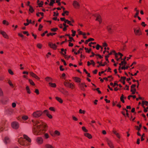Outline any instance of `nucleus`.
I'll return each instance as SVG.
<instances>
[{
	"label": "nucleus",
	"mask_w": 148,
	"mask_h": 148,
	"mask_svg": "<svg viewBox=\"0 0 148 148\" xmlns=\"http://www.w3.org/2000/svg\"><path fill=\"white\" fill-rule=\"evenodd\" d=\"M32 121L34 125L33 129L34 134L41 135L45 133L47 130L45 128L47 126V125L39 120H32Z\"/></svg>",
	"instance_id": "f257e3e1"
},
{
	"label": "nucleus",
	"mask_w": 148,
	"mask_h": 148,
	"mask_svg": "<svg viewBox=\"0 0 148 148\" xmlns=\"http://www.w3.org/2000/svg\"><path fill=\"white\" fill-rule=\"evenodd\" d=\"M42 114V112L40 110H37L34 112L32 114L34 118H37L40 117Z\"/></svg>",
	"instance_id": "f03ea898"
},
{
	"label": "nucleus",
	"mask_w": 148,
	"mask_h": 148,
	"mask_svg": "<svg viewBox=\"0 0 148 148\" xmlns=\"http://www.w3.org/2000/svg\"><path fill=\"white\" fill-rule=\"evenodd\" d=\"M12 127L15 129H17L19 126V123L16 121H13L11 123Z\"/></svg>",
	"instance_id": "7ed1b4c3"
},
{
	"label": "nucleus",
	"mask_w": 148,
	"mask_h": 148,
	"mask_svg": "<svg viewBox=\"0 0 148 148\" xmlns=\"http://www.w3.org/2000/svg\"><path fill=\"white\" fill-rule=\"evenodd\" d=\"M134 32L136 35L139 36L142 34V32L140 29H134Z\"/></svg>",
	"instance_id": "20e7f679"
},
{
	"label": "nucleus",
	"mask_w": 148,
	"mask_h": 148,
	"mask_svg": "<svg viewBox=\"0 0 148 148\" xmlns=\"http://www.w3.org/2000/svg\"><path fill=\"white\" fill-rule=\"evenodd\" d=\"M106 140L107 144L111 148H114L113 144L111 140H109L108 138L106 139Z\"/></svg>",
	"instance_id": "39448f33"
},
{
	"label": "nucleus",
	"mask_w": 148,
	"mask_h": 148,
	"mask_svg": "<svg viewBox=\"0 0 148 148\" xmlns=\"http://www.w3.org/2000/svg\"><path fill=\"white\" fill-rule=\"evenodd\" d=\"M73 5L74 7L76 8H78L79 6V3L75 1H73Z\"/></svg>",
	"instance_id": "423d86ee"
},
{
	"label": "nucleus",
	"mask_w": 148,
	"mask_h": 148,
	"mask_svg": "<svg viewBox=\"0 0 148 148\" xmlns=\"http://www.w3.org/2000/svg\"><path fill=\"white\" fill-rule=\"evenodd\" d=\"M10 141V138L7 137L6 136L5 137L4 140V142L5 144H7L9 143Z\"/></svg>",
	"instance_id": "0eeeda50"
},
{
	"label": "nucleus",
	"mask_w": 148,
	"mask_h": 148,
	"mask_svg": "<svg viewBox=\"0 0 148 148\" xmlns=\"http://www.w3.org/2000/svg\"><path fill=\"white\" fill-rule=\"evenodd\" d=\"M19 143L21 145H24L25 144V140L23 138H21L19 140Z\"/></svg>",
	"instance_id": "6e6552de"
},
{
	"label": "nucleus",
	"mask_w": 148,
	"mask_h": 148,
	"mask_svg": "<svg viewBox=\"0 0 148 148\" xmlns=\"http://www.w3.org/2000/svg\"><path fill=\"white\" fill-rule=\"evenodd\" d=\"M29 74L31 76H32V77L35 78L36 79H37L38 80L40 78L37 76L36 74H35L33 72H30L29 73Z\"/></svg>",
	"instance_id": "1a4fd4ad"
},
{
	"label": "nucleus",
	"mask_w": 148,
	"mask_h": 148,
	"mask_svg": "<svg viewBox=\"0 0 148 148\" xmlns=\"http://www.w3.org/2000/svg\"><path fill=\"white\" fill-rule=\"evenodd\" d=\"M37 142L39 144H41L43 141V140L41 137H38L36 140Z\"/></svg>",
	"instance_id": "9d476101"
},
{
	"label": "nucleus",
	"mask_w": 148,
	"mask_h": 148,
	"mask_svg": "<svg viewBox=\"0 0 148 148\" xmlns=\"http://www.w3.org/2000/svg\"><path fill=\"white\" fill-rule=\"evenodd\" d=\"M93 15L96 18V21H98L100 20L101 19L100 15L99 14H95Z\"/></svg>",
	"instance_id": "9b49d317"
},
{
	"label": "nucleus",
	"mask_w": 148,
	"mask_h": 148,
	"mask_svg": "<svg viewBox=\"0 0 148 148\" xmlns=\"http://www.w3.org/2000/svg\"><path fill=\"white\" fill-rule=\"evenodd\" d=\"M0 33L5 38H8V36L5 32L2 31H0Z\"/></svg>",
	"instance_id": "f8f14e48"
},
{
	"label": "nucleus",
	"mask_w": 148,
	"mask_h": 148,
	"mask_svg": "<svg viewBox=\"0 0 148 148\" xmlns=\"http://www.w3.org/2000/svg\"><path fill=\"white\" fill-rule=\"evenodd\" d=\"M49 46L51 48L54 49H56L57 47V46L55 44H53L51 43L49 44Z\"/></svg>",
	"instance_id": "ddd939ff"
},
{
	"label": "nucleus",
	"mask_w": 148,
	"mask_h": 148,
	"mask_svg": "<svg viewBox=\"0 0 148 148\" xmlns=\"http://www.w3.org/2000/svg\"><path fill=\"white\" fill-rule=\"evenodd\" d=\"M23 137L25 139L27 140L29 142H31V139L26 135H23Z\"/></svg>",
	"instance_id": "4468645a"
},
{
	"label": "nucleus",
	"mask_w": 148,
	"mask_h": 148,
	"mask_svg": "<svg viewBox=\"0 0 148 148\" xmlns=\"http://www.w3.org/2000/svg\"><path fill=\"white\" fill-rule=\"evenodd\" d=\"M4 126V123H2L0 124V132H2L4 128L3 127Z\"/></svg>",
	"instance_id": "2eb2a0df"
},
{
	"label": "nucleus",
	"mask_w": 148,
	"mask_h": 148,
	"mask_svg": "<svg viewBox=\"0 0 148 148\" xmlns=\"http://www.w3.org/2000/svg\"><path fill=\"white\" fill-rule=\"evenodd\" d=\"M84 135L86 136L89 139H90V138H92V136L91 135V134H89L88 133H85Z\"/></svg>",
	"instance_id": "dca6fc26"
},
{
	"label": "nucleus",
	"mask_w": 148,
	"mask_h": 148,
	"mask_svg": "<svg viewBox=\"0 0 148 148\" xmlns=\"http://www.w3.org/2000/svg\"><path fill=\"white\" fill-rule=\"evenodd\" d=\"M56 99L60 103H62L63 101L61 98L58 97H56Z\"/></svg>",
	"instance_id": "f3484780"
},
{
	"label": "nucleus",
	"mask_w": 148,
	"mask_h": 148,
	"mask_svg": "<svg viewBox=\"0 0 148 148\" xmlns=\"http://www.w3.org/2000/svg\"><path fill=\"white\" fill-rule=\"evenodd\" d=\"M113 132L116 135V136L118 138H120V136L119 134L117 133L116 131L113 130Z\"/></svg>",
	"instance_id": "a211bd4d"
},
{
	"label": "nucleus",
	"mask_w": 148,
	"mask_h": 148,
	"mask_svg": "<svg viewBox=\"0 0 148 148\" xmlns=\"http://www.w3.org/2000/svg\"><path fill=\"white\" fill-rule=\"evenodd\" d=\"M74 79L75 81L76 82H80V79L79 78L75 77H74Z\"/></svg>",
	"instance_id": "6ab92c4d"
},
{
	"label": "nucleus",
	"mask_w": 148,
	"mask_h": 148,
	"mask_svg": "<svg viewBox=\"0 0 148 148\" xmlns=\"http://www.w3.org/2000/svg\"><path fill=\"white\" fill-rule=\"evenodd\" d=\"M49 84L50 86L53 87H55L56 86V85L55 83H53L51 82H49Z\"/></svg>",
	"instance_id": "aec40b11"
},
{
	"label": "nucleus",
	"mask_w": 148,
	"mask_h": 148,
	"mask_svg": "<svg viewBox=\"0 0 148 148\" xmlns=\"http://www.w3.org/2000/svg\"><path fill=\"white\" fill-rule=\"evenodd\" d=\"M45 147L46 148H54L53 147L49 144H46Z\"/></svg>",
	"instance_id": "412c9836"
},
{
	"label": "nucleus",
	"mask_w": 148,
	"mask_h": 148,
	"mask_svg": "<svg viewBox=\"0 0 148 148\" xmlns=\"http://www.w3.org/2000/svg\"><path fill=\"white\" fill-rule=\"evenodd\" d=\"M107 29L109 33L110 34L112 33V31H111L112 29L111 27H109L108 26H107Z\"/></svg>",
	"instance_id": "4be33fe9"
},
{
	"label": "nucleus",
	"mask_w": 148,
	"mask_h": 148,
	"mask_svg": "<svg viewBox=\"0 0 148 148\" xmlns=\"http://www.w3.org/2000/svg\"><path fill=\"white\" fill-rule=\"evenodd\" d=\"M26 90L27 92L28 93L30 94L31 93V92L29 86H27L26 87Z\"/></svg>",
	"instance_id": "5701e85b"
},
{
	"label": "nucleus",
	"mask_w": 148,
	"mask_h": 148,
	"mask_svg": "<svg viewBox=\"0 0 148 148\" xmlns=\"http://www.w3.org/2000/svg\"><path fill=\"white\" fill-rule=\"evenodd\" d=\"M78 32L79 35H83L84 36L86 35V34L85 33H82V31H80L79 30H78Z\"/></svg>",
	"instance_id": "b1692460"
},
{
	"label": "nucleus",
	"mask_w": 148,
	"mask_h": 148,
	"mask_svg": "<svg viewBox=\"0 0 148 148\" xmlns=\"http://www.w3.org/2000/svg\"><path fill=\"white\" fill-rule=\"evenodd\" d=\"M29 11L31 13H32L34 11V10L33 8L31 6H29Z\"/></svg>",
	"instance_id": "393cba45"
},
{
	"label": "nucleus",
	"mask_w": 148,
	"mask_h": 148,
	"mask_svg": "<svg viewBox=\"0 0 148 148\" xmlns=\"http://www.w3.org/2000/svg\"><path fill=\"white\" fill-rule=\"evenodd\" d=\"M28 117L27 116H24L22 117V118L23 120H26L28 119Z\"/></svg>",
	"instance_id": "a878e982"
},
{
	"label": "nucleus",
	"mask_w": 148,
	"mask_h": 148,
	"mask_svg": "<svg viewBox=\"0 0 148 148\" xmlns=\"http://www.w3.org/2000/svg\"><path fill=\"white\" fill-rule=\"evenodd\" d=\"M144 104H145L147 106L148 104V102L147 101H142V106H143Z\"/></svg>",
	"instance_id": "bb28decb"
},
{
	"label": "nucleus",
	"mask_w": 148,
	"mask_h": 148,
	"mask_svg": "<svg viewBox=\"0 0 148 148\" xmlns=\"http://www.w3.org/2000/svg\"><path fill=\"white\" fill-rule=\"evenodd\" d=\"M136 91V90L135 88H134L133 89H131V91L132 92V94H134L135 93V92Z\"/></svg>",
	"instance_id": "cd10ccee"
},
{
	"label": "nucleus",
	"mask_w": 148,
	"mask_h": 148,
	"mask_svg": "<svg viewBox=\"0 0 148 148\" xmlns=\"http://www.w3.org/2000/svg\"><path fill=\"white\" fill-rule=\"evenodd\" d=\"M55 0H51L49 5L50 6H53V3L55 2Z\"/></svg>",
	"instance_id": "c85d7f7f"
},
{
	"label": "nucleus",
	"mask_w": 148,
	"mask_h": 148,
	"mask_svg": "<svg viewBox=\"0 0 148 148\" xmlns=\"http://www.w3.org/2000/svg\"><path fill=\"white\" fill-rule=\"evenodd\" d=\"M45 79L48 82H51L52 80V79L49 77H47Z\"/></svg>",
	"instance_id": "c756f323"
},
{
	"label": "nucleus",
	"mask_w": 148,
	"mask_h": 148,
	"mask_svg": "<svg viewBox=\"0 0 148 148\" xmlns=\"http://www.w3.org/2000/svg\"><path fill=\"white\" fill-rule=\"evenodd\" d=\"M70 83L69 82H64V85L66 86L69 87Z\"/></svg>",
	"instance_id": "7c9ffc66"
},
{
	"label": "nucleus",
	"mask_w": 148,
	"mask_h": 148,
	"mask_svg": "<svg viewBox=\"0 0 148 148\" xmlns=\"http://www.w3.org/2000/svg\"><path fill=\"white\" fill-rule=\"evenodd\" d=\"M29 82L30 84H31V85H34L35 84L34 82L31 79H29Z\"/></svg>",
	"instance_id": "2f4dec72"
},
{
	"label": "nucleus",
	"mask_w": 148,
	"mask_h": 148,
	"mask_svg": "<svg viewBox=\"0 0 148 148\" xmlns=\"http://www.w3.org/2000/svg\"><path fill=\"white\" fill-rule=\"evenodd\" d=\"M84 49H85V50H86V52H87L88 53H89L91 51V49H90L88 50V48H86V47H85L84 48Z\"/></svg>",
	"instance_id": "473e14b6"
},
{
	"label": "nucleus",
	"mask_w": 148,
	"mask_h": 148,
	"mask_svg": "<svg viewBox=\"0 0 148 148\" xmlns=\"http://www.w3.org/2000/svg\"><path fill=\"white\" fill-rule=\"evenodd\" d=\"M3 24H4V25L6 24L7 25H8L9 24L8 22L7 21L5 20H4L3 21Z\"/></svg>",
	"instance_id": "72a5a7b5"
},
{
	"label": "nucleus",
	"mask_w": 148,
	"mask_h": 148,
	"mask_svg": "<svg viewBox=\"0 0 148 148\" xmlns=\"http://www.w3.org/2000/svg\"><path fill=\"white\" fill-rule=\"evenodd\" d=\"M8 83L12 87H13L14 86L13 84L11 82L10 80H9L8 81Z\"/></svg>",
	"instance_id": "f704fd0d"
},
{
	"label": "nucleus",
	"mask_w": 148,
	"mask_h": 148,
	"mask_svg": "<svg viewBox=\"0 0 148 148\" xmlns=\"http://www.w3.org/2000/svg\"><path fill=\"white\" fill-rule=\"evenodd\" d=\"M79 112L81 114H85V110H82L81 109H80L79 110Z\"/></svg>",
	"instance_id": "c9c22d12"
},
{
	"label": "nucleus",
	"mask_w": 148,
	"mask_h": 148,
	"mask_svg": "<svg viewBox=\"0 0 148 148\" xmlns=\"http://www.w3.org/2000/svg\"><path fill=\"white\" fill-rule=\"evenodd\" d=\"M129 67V66H127L125 67V66H123L121 68V69L123 70H125L126 69H127Z\"/></svg>",
	"instance_id": "e433bc0d"
},
{
	"label": "nucleus",
	"mask_w": 148,
	"mask_h": 148,
	"mask_svg": "<svg viewBox=\"0 0 148 148\" xmlns=\"http://www.w3.org/2000/svg\"><path fill=\"white\" fill-rule=\"evenodd\" d=\"M72 34L71 35L72 36H74L75 35V34L76 33V32L75 31H73V30H72Z\"/></svg>",
	"instance_id": "4c0bfd02"
},
{
	"label": "nucleus",
	"mask_w": 148,
	"mask_h": 148,
	"mask_svg": "<svg viewBox=\"0 0 148 148\" xmlns=\"http://www.w3.org/2000/svg\"><path fill=\"white\" fill-rule=\"evenodd\" d=\"M82 130L85 132H87L88 131V130L86 129L84 127H82Z\"/></svg>",
	"instance_id": "58836bf2"
},
{
	"label": "nucleus",
	"mask_w": 148,
	"mask_h": 148,
	"mask_svg": "<svg viewBox=\"0 0 148 148\" xmlns=\"http://www.w3.org/2000/svg\"><path fill=\"white\" fill-rule=\"evenodd\" d=\"M3 92L2 89L0 88V96H1L3 95Z\"/></svg>",
	"instance_id": "ea45409f"
},
{
	"label": "nucleus",
	"mask_w": 148,
	"mask_h": 148,
	"mask_svg": "<svg viewBox=\"0 0 148 148\" xmlns=\"http://www.w3.org/2000/svg\"><path fill=\"white\" fill-rule=\"evenodd\" d=\"M44 136L46 138H48L49 137V135L47 133L45 134Z\"/></svg>",
	"instance_id": "a19ab883"
},
{
	"label": "nucleus",
	"mask_w": 148,
	"mask_h": 148,
	"mask_svg": "<svg viewBox=\"0 0 148 148\" xmlns=\"http://www.w3.org/2000/svg\"><path fill=\"white\" fill-rule=\"evenodd\" d=\"M69 87L72 89H73L74 87V86L72 84L70 83Z\"/></svg>",
	"instance_id": "79ce46f5"
},
{
	"label": "nucleus",
	"mask_w": 148,
	"mask_h": 148,
	"mask_svg": "<svg viewBox=\"0 0 148 148\" xmlns=\"http://www.w3.org/2000/svg\"><path fill=\"white\" fill-rule=\"evenodd\" d=\"M56 34V33H50L49 34H47V36H49L50 35L53 36V35H55Z\"/></svg>",
	"instance_id": "37998d69"
},
{
	"label": "nucleus",
	"mask_w": 148,
	"mask_h": 148,
	"mask_svg": "<svg viewBox=\"0 0 148 148\" xmlns=\"http://www.w3.org/2000/svg\"><path fill=\"white\" fill-rule=\"evenodd\" d=\"M9 73L12 75H13L14 73L12 71L11 69H9L8 70Z\"/></svg>",
	"instance_id": "c03bdc74"
},
{
	"label": "nucleus",
	"mask_w": 148,
	"mask_h": 148,
	"mask_svg": "<svg viewBox=\"0 0 148 148\" xmlns=\"http://www.w3.org/2000/svg\"><path fill=\"white\" fill-rule=\"evenodd\" d=\"M46 115L50 119H51L52 118V116L49 113Z\"/></svg>",
	"instance_id": "a18cd8bd"
},
{
	"label": "nucleus",
	"mask_w": 148,
	"mask_h": 148,
	"mask_svg": "<svg viewBox=\"0 0 148 148\" xmlns=\"http://www.w3.org/2000/svg\"><path fill=\"white\" fill-rule=\"evenodd\" d=\"M43 113L47 115L49 113V111L47 110H45L44 111Z\"/></svg>",
	"instance_id": "49530a36"
},
{
	"label": "nucleus",
	"mask_w": 148,
	"mask_h": 148,
	"mask_svg": "<svg viewBox=\"0 0 148 148\" xmlns=\"http://www.w3.org/2000/svg\"><path fill=\"white\" fill-rule=\"evenodd\" d=\"M91 62V64H92V65L93 66H95V62L94 61L92 60H91L90 61Z\"/></svg>",
	"instance_id": "de8ad7c7"
},
{
	"label": "nucleus",
	"mask_w": 148,
	"mask_h": 148,
	"mask_svg": "<svg viewBox=\"0 0 148 148\" xmlns=\"http://www.w3.org/2000/svg\"><path fill=\"white\" fill-rule=\"evenodd\" d=\"M55 134L58 135H59L60 134V133L57 130H56L55 131Z\"/></svg>",
	"instance_id": "09e8293b"
},
{
	"label": "nucleus",
	"mask_w": 148,
	"mask_h": 148,
	"mask_svg": "<svg viewBox=\"0 0 148 148\" xmlns=\"http://www.w3.org/2000/svg\"><path fill=\"white\" fill-rule=\"evenodd\" d=\"M37 47L38 48L40 49L42 47V45L40 44H38L37 45Z\"/></svg>",
	"instance_id": "8fccbe9b"
},
{
	"label": "nucleus",
	"mask_w": 148,
	"mask_h": 148,
	"mask_svg": "<svg viewBox=\"0 0 148 148\" xmlns=\"http://www.w3.org/2000/svg\"><path fill=\"white\" fill-rule=\"evenodd\" d=\"M39 5V6L40 7H41L42 5L43 4V2L42 1H41V2L39 3H38Z\"/></svg>",
	"instance_id": "3c124183"
},
{
	"label": "nucleus",
	"mask_w": 148,
	"mask_h": 148,
	"mask_svg": "<svg viewBox=\"0 0 148 148\" xmlns=\"http://www.w3.org/2000/svg\"><path fill=\"white\" fill-rule=\"evenodd\" d=\"M66 21H67V24H69L70 25L73 26V25L71 23V21H69L68 20H66Z\"/></svg>",
	"instance_id": "603ef678"
},
{
	"label": "nucleus",
	"mask_w": 148,
	"mask_h": 148,
	"mask_svg": "<svg viewBox=\"0 0 148 148\" xmlns=\"http://www.w3.org/2000/svg\"><path fill=\"white\" fill-rule=\"evenodd\" d=\"M64 57L66 59L68 60L69 58L71 57V56H67L66 55H64Z\"/></svg>",
	"instance_id": "864d4df0"
},
{
	"label": "nucleus",
	"mask_w": 148,
	"mask_h": 148,
	"mask_svg": "<svg viewBox=\"0 0 148 148\" xmlns=\"http://www.w3.org/2000/svg\"><path fill=\"white\" fill-rule=\"evenodd\" d=\"M58 29L57 28H54L51 29V30L53 32H56Z\"/></svg>",
	"instance_id": "5fc2aeb1"
},
{
	"label": "nucleus",
	"mask_w": 148,
	"mask_h": 148,
	"mask_svg": "<svg viewBox=\"0 0 148 148\" xmlns=\"http://www.w3.org/2000/svg\"><path fill=\"white\" fill-rule=\"evenodd\" d=\"M42 27H43V26L41 24L40 25H39L38 30L39 31H41V29L42 28Z\"/></svg>",
	"instance_id": "6e6d98bb"
},
{
	"label": "nucleus",
	"mask_w": 148,
	"mask_h": 148,
	"mask_svg": "<svg viewBox=\"0 0 148 148\" xmlns=\"http://www.w3.org/2000/svg\"><path fill=\"white\" fill-rule=\"evenodd\" d=\"M94 39L92 38H90L88 40V42H90L91 41H93Z\"/></svg>",
	"instance_id": "4d7b16f0"
},
{
	"label": "nucleus",
	"mask_w": 148,
	"mask_h": 148,
	"mask_svg": "<svg viewBox=\"0 0 148 148\" xmlns=\"http://www.w3.org/2000/svg\"><path fill=\"white\" fill-rule=\"evenodd\" d=\"M12 107L13 108H15L16 106V104L15 103H12Z\"/></svg>",
	"instance_id": "13d9d810"
},
{
	"label": "nucleus",
	"mask_w": 148,
	"mask_h": 148,
	"mask_svg": "<svg viewBox=\"0 0 148 148\" xmlns=\"http://www.w3.org/2000/svg\"><path fill=\"white\" fill-rule=\"evenodd\" d=\"M72 118L75 121H77L78 120L74 116H73Z\"/></svg>",
	"instance_id": "bf43d9fd"
},
{
	"label": "nucleus",
	"mask_w": 148,
	"mask_h": 148,
	"mask_svg": "<svg viewBox=\"0 0 148 148\" xmlns=\"http://www.w3.org/2000/svg\"><path fill=\"white\" fill-rule=\"evenodd\" d=\"M60 0H57L56 1V3H58V5H60L61 4L60 3Z\"/></svg>",
	"instance_id": "052dcab7"
},
{
	"label": "nucleus",
	"mask_w": 148,
	"mask_h": 148,
	"mask_svg": "<svg viewBox=\"0 0 148 148\" xmlns=\"http://www.w3.org/2000/svg\"><path fill=\"white\" fill-rule=\"evenodd\" d=\"M136 86V85L135 84H133L131 86V89H133V88H134Z\"/></svg>",
	"instance_id": "680f3d73"
},
{
	"label": "nucleus",
	"mask_w": 148,
	"mask_h": 148,
	"mask_svg": "<svg viewBox=\"0 0 148 148\" xmlns=\"http://www.w3.org/2000/svg\"><path fill=\"white\" fill-rule=\"evenodd\" d=\"M47 32H48V31H45L44 33H43V34H41V36H44L45 35V34L46 33H47Z\"/></svg>",
	"instance_id": "e2e57ef3"
},
{
	"label": "nucleus",
	"mask_w": 148,
	"mask_h": 148,
	"mask_svg": "<svg viewBox=\"0 0 148 148\" xmlns=\"http://www.w3.org/2000/svg\"><path fill=\"white\" fill-rule=\"evenodd\" d=\"M35 92L37 94H39V90L38 89H36L35 90Z\"/></svg>",
	"instance_id": "0e129e2a"
},
{
	"label": "nucleus",
	"mask_w": 148,
	"mask_h": 148,
	"mask_svg": "<svg viewBox=\"0 0 148 148\" xmlns=\"http://www.w3.org/2000/svg\"><path fill=\"white\" fill-rule=\"evenodd\" d=\"M100 47H101V46H100L99 44H97V45L96 49L97 50H99V48Z\"/></svg>",
	"instance_id": "69168bd1"
},
{
	"label": "nucleus",
	"mask_w": 148,
	"mask_h": 148,
	"mask_svg": "<svg viewBox=\"0 0 148 148\" xmlns=\"http://www.w3.org/2000/svg\"><path fill=\"white\" fill-rule=\"evenodd\" d=\"M49 109L50 110L52 111H54L55 110L54 108L52 107H51L49 108Z\"/></svg>",
	"instance_id": "338daca9"
},
{
	"label": "nucleus",
	"mask_w": 148,
	"mask_h": 148,
	"mask_svg": "<svg viewBox=\"0 0 148 148\" xmlns=\"http://www.w3.org/2000/svg\"><path fill=\"white\" fill-rule=\"evenodd\" d=\"M69 47H72L73 46V44L72 43H71L70 42H69Z\"/></svg>",
	"instance_id": "774afa93"
}]
</instances>
